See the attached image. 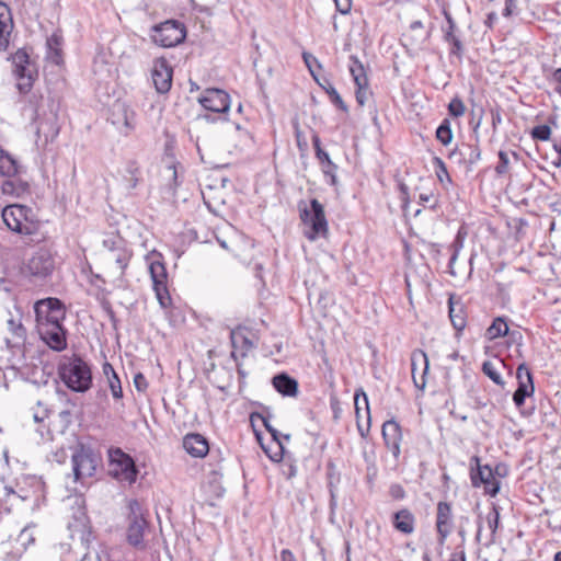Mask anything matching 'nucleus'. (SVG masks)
<instances>
[{
  "label": "nucleus",
  "mask_w": 561,
  "mask_h": 561,
  "mask_svg": "<svg viewBox=\"0 0 561 561\" xmlns=\"http://www.w3.org/2000/svg\"><path fill=\"white\" fill-rule=\"evenodd\" d=\"M1 217L8 230L19 234L26 244H39L46 240V232L41 230L42 222L32 207L10 204L2 208Z\"/></svg>",
  "instance_id": "nucleus-1"
},
{
  "label": "nucleus",
  "mask_w": 561,
  "mask_h": 561,
  "mask_svg": "<svg viewBox=\"0 0 561 561\" xmlns=\"http://www.w3.org/2000/svg\"><path fill=\"white\" fill-rule=\"evenodd\" d=\"M41 243L42 245L37 247L21 266L23 276L30 283L38 285L50 282L59 265L54 241L46 234V240Z\"/></svg>",
  "instance_id": "nucleus-2"
},
{
  "label": "nucleus",
  "mask_w": 561,
  "mask_h": 561,
  "mask_svg": "<svg viewBox=\"0 0 561 561\" xmlns=\"http://www.w3.org/2000/svg\"><path fill=\"white\" fill-rule=\"evenodd\" d=\"M57 374L62 383L72 392L85 393L92 388V367L78 353L64 355L57 365Z\"/></svg>",
  "instance_id": "nucleus-3"
},
{
  "label": "nucleus",
  "mask_w": 561,
  "mask_h": 561,
  "mask_svg": "<svg viewBox=\"0 0 561 561\" xmlns=\"http://www.w3.org/2000/svg\"><path fill=\"white\" fill-rule=\"evenodd\" d=\"M297 206L299 218L307 227L304 236L309 241H316L320 238L327 239L329 236V222L323 205L317 198H311L309 205L305 201H299Z\"/></svg>",
  "instance_id": "nucleus-4"
},
{
  "label": "nucleus",
  "mask_w": 561,
  "mask_h": 561,
  "mask_svg": "<svg viewBox=\"0 0 561 561\" xmlns=\"http://www.w3.org/2000/svg\"><path fill=\"white\" fill-rule=\"evenodd\" d=\"M12 65V75L16 79V89L21 94L32 91L35 81L38 79V65L26 47L19 48L8 58Z\"/></svg>",
  "instance_id": "nucleus-5"
},
{
  "label": "nucleus",
  "mask_w": 561,
  "mask_h": 561,
  "mask_svg": "<svg viewBox=\"0 0 561 561\" xmlns=\"http://www.w3.org/2000/svg\"><path fill=\"white\" fill-rule=\"evenodd\" d=\"M146 260L156 297L162 308H168L172 305V298L168 289V271L163 255L152 251L146 256Z\"/></svg>",
  "instance_id": "nucleus-6"
},
{
  "label": "nucleus",
  "mask_w": 561,
  "mask_h": 561,
  "mask_svg": "<svg viewBox=\"0 0 561 561\" xmlns=\"http://www.w3.org/2000/svg\"><path fill=\"white\" fill-rule=\"evenodd\" d=\"M186 26L183 22L170 19L150 27L149 36L152 43L163 48L182 44L186 38Z\"/></svg>",
  "instance_id": "nucleus-7"
},
{
  "label": "nucleus",
  "mask_w": 561,
  "mask_h": 561,
  "mask_svg": "<svg viewBox=\"0 0 561 561\" xmlns=\"http://www.w3.org/2000/svg\"><path fill=\"white\" fill-rule=\"evenodd\" d=\"M128 510L126 541L135 549L144 550L146 549L144 536L145 530L149 527V522L144 517L141 505L136 499L128 502Z\"/></svg>",
  "instance_id": "nucleus-8"
},
{
  "label": "nucleus",
  "mask_w": 561,
  "mask_h": 561,
  "mask_svg": "<svg viewBox=\"0 0 561 561\" xmlns=\"http://www.w3.org/2000/svg\"><path fill=\"white\" fill-rule=\"evenodd\" d=\"M36 327H47L64 323L66 319V305L57 297H47L34 304Z\"/></svg>",
  "instance_id": "nucleus-9"
},
{
  "label": "nucleus",
  "mask_w": 561,
  "mask_h": 561,
  "mask_svg": "<svg viewBox=\"0 0 561 561\" xmlns=\"http://www.w3.org/2000/svg\"><path fill=\"white\" fill-rule=\"evenodd\" d=\"M101 462V456L92 447L79 444L71 456L72 471L76 481L91 478Z\"/></svg>",
  "instance_id": "nucleus-10"
},
{
  "label": "nucleus",
  "mask_w": 561,
  "mask_h": 561,
  "mask_svg": "<svg viewBox=\"0 0 561 561\" xmlns=\"http://www.w3.org/2000/svg\"><path fill=\"white\" fill-rule=\"evenodd\" d=\"M480 121L473 127V134L478 133ZM481 148L479 146V137L476 135V142H462L456 146L448 153V159L456 163L466 175L473 171L474 165L481 160Z\"/></svg>",
  "instance_id": "nucleus-11"
},
{
  "label": "nucleus",
  "mask_w": 561,
  "mask_h": 561,
  "mask_svg": "<svg viewBox=\"0 0 561 561\" xmlns=\"http://www.w3.org/2000/svg\"><path fill=\"white\" fill-rule=\"evenodd\" d=\"M110 473L112 477L119 481L128 482L133 484L136 482L139 470L135 463L134 458L123 451L121 448H110Z\"/></svg>",
  "instance_id": "nucleus-12"
},
{
  "label": "nucleus",
  "mask_w": 561,
  "mask_h": 561,
  "mask_svg": "<svg viewBox=\"0 0 561 561\" xmlns=\"http://www.w3.org/2000/svg\"><path fill=\"white\" fill-rule=\"evenodd\" d=\"M443 15L446 20V25L442 26V33L443 41L448 46V59L450 64L455 60L460 64L466 51L465 43L461 38V31L448 10L443 9Z\"/></svg>",
  "instance_id": "nucleus-13"
},
{
  "label": "nucleus",
  "mask_w": 561,
  "mask_h": 561,
  "mask_svg": "<svg viewBox=\"0 0 561 561\" xmlns=\"http://www.w3.org/2000/svg\"><path fill=\"white\" fill-rule=\"evenodd\" d=\"M516 379L517 388L513 393V402L523 416H530L534 413V408L529 410L522 408L525 404L526 398L534 394L535 385L533 373L524 360L516 368Z\"/></svg>",
  "instance_id": "nucleus-14"
},
{
  "label": "nucleus",
  "mask_w": 561,
  "mask_h": 561,
  "mask_svg": "<svg viewBox=\"0 0 561 561\" xmlns=\"http://www.w3.org/2000/svg\"><path fill=\"white\" fill-rule=\"evenodd\" d=\"M253 404L257 405L263 410V412H251L250 413V422L252 426L254 427V421L261 420L263 423V426L265 430L271 434L273 442L275 443V450H272L271 448H266L262 445V448L264 449L266 456L274 462H280L284 460L285 457V447L283 442L280 440L282 433L278 432L275 427H273L270 423V419L272 417V414L270 412V409L265 407L264 404L260 402H254Z\"/></svg>",
  "instance_id": "nucleus-15"
},
{
  "label": "nucleus",
  "mask_w": 561,
  "mask_h": 561,
  "mask_svg": "<svg viewBox=\"0 0 561 561\" xmlns=\"http://www.w3.org/2000/svg\"><path fill=\"white\" fill-rule=\"evenodd\" d=\"M381 436L385 447L391 453L393 460H400L402 449L401 444L403 440V428L400 423L391 417L383 422L381 426Z\"/></svg>",
  "instance_id": "nucleus-16"
},
{
  "label": "nucleus",
  "mask_w": 561,
  "mask_h": 561,
  "mask_svg": "<svg viewBox=\"0 0 561 561\" xmlns=\"http://www.w3.org/2000/svg\"><path fill=\"white\" fill-rule=\"evenodd\" d=\"M354 407L357 431L363 438H366L371 426V415L368 397L362 387L354 391Z\"/></svg>",
  "instance_id": "nucleus-17"
},
{
  "label": "nucleus",
  "mask_w": 561,
  "mask_h": 561,
  "mask_svg": "<svg viewBox=\"0 0 561 561\" xmlns=\"http://www.w3.org/2000/svg\"><path fill=\"white\" fill-rule=\"evenodd\" d=\"M183 448L195 458H203L209 455V459L217 460L219 458V460H222L220 450L218 448L211 449L208 440L198 433L186 434L183 438Z\"/></svg>",
  "instance_id": "nucleus-18"
},
{
  "label": "nucleus",
  "mask_w": 561,
  "mask_h": 561,
  "mask_svg": "<svg viewBox=\"0 0 561 561\" xmlns=\"http://www.w3.org/2000/svg\"><path fill=\"white\" fill-rule=\"evenodd\" d=\"M230 95L222 89H206L198 102L208 112L227 115L230 108Z\"/></svg>",
  "instance_id": "nucleus-19"
},
{
  "label": "nucleus",
  "mask_w": 561,
  "mask_h": 561,
  "mask_svg": "<svg viewBox=\"0 0 561 561\" xmlns=\"http://www.w3.org/2000/svg\"><path fill=\"white\" fill-rule=\"evenodd\" d=\"M151 78L154 89L160 94H165L171 90L173 80V68L164 57H158L153 60Z\"/></svg>",
  "instance_id": "nucleus-20"
},
{
  "label": "nucleus",
  "mask_w": 561,
  "mask_h": 561,
  "mask_svg": "<svg viewBox=\"0 0 561 561\" xmlns=\"http://www.w3.org/2000/svg\"><path fill=\"white\" fill-rule=\"evenodd\" d=\"M350 72L356 85L355 99L357 104L363 106L367 101L368 94H371V91L369 90V81L366 76L364 65L355 55L350 56Z\"/></svg>",
  "instance_id": "nucleus-21"
},
{
  "label": "nucleus",
  "mask_w": 561,
  "mask_h": 561,
  "mask_svg": "<svg viewBox=\"0 0 561 561\" xmlns=\"http://www.w3.org/2000/svg\"><path fill=\"white\" fill-rule=\"evenodd\" d=\"M41 340L53 351L62 352L67 348L68 330L64 323L37 328Z\"/></svg>",
  "instance_id": "nucleus-22"
},
{
  "label": "nucleus",
  "mask_w": 561,
  "mask_h": 561,
  "mask_svg": "<svg viewBox=\"0 0 561 561\" xmlns=\"http://www.w3.org/2000/svg\"><path fill=\"white\" fill-rule=\"evenodd\" d=\"M435 527L437 541L443 546L451 534L454 527L453 507L449 502L439 501L437 503Z\"/></svg>",
  "instance_id": "nucleus-23"
},
{
  "label": "nucleus",
  "mask_w": 561,
  "mask_h": 561,
  "mask_svg": "<svg viewBox=\"0 0 561 561\" xmlns=\"http://www.w3.org/2000/svg\"><path fill=\"white\" fill-rule=\"evenodd\" d=\"M410 360L413 383L417 389L424 390L426 386V376L430 370L427 354L421 348H415L411 353Z\"/></svg>",
  "instance_id": "nucleus-24"
},
{
  "label": "nucleus",
  "mask_w": 561,
  "mask_h": 561,
  "mask_svg": "<svg viewBox=\"0 0 561 561\" xmlns=\"http://www.w3.org/2000/svg\"><path fill=\"white\" fill-rule=\"evenodd\" d=\"M312 145L314 148L316 158L318 159L324 178L327 179V183L331 186L337 185V165L331 160L329 153L322 149L321 139L318 134L312 135Z\"/></svg>",
  "instance_id": "nucleus-25"
},
{
  "label": "nucleus",
  "mask_w": 561,
  "mask_h": 561,
  "mask_svg": "<svg viewBox=\"0 0 561 561\" xmlns=\"http://www.w3.org/2000/svg\"><path fill=\"white\" fill-rule=\"evenodd\" d=\"M390 523L392 528L403 535L410 536L416 529V516L408 507H401L390 515Z\"/></svg>",
  "instance_id": "nucleus-26"
},
{
  "label": "nucleus",
  "mask_w": 561,
  "mask_h": 561,
  "mask_svg": "<svg viewBox=\"0 0 561 561\" xmlns=\"http://www.w3.org/2000/svg\"><path fill=\"white\" fill-rule=\"evenodd\" d=\"M448 314L453 328L456 330V335L458 336L467 325V313L463 304L460 299L455 300L454 294L448 298Z\"/></svg>",
  "instance_id": "nucleus-27"
},
{
  "label": "nucleus",
  "mask_w": 561,
  "mask_h": 561,
  "mask_svg": "<svg viewBox=\"0 0 561 561\" xmlns=\"http://www.w3.org/2000/svg\"><path fill=\"white\" fill-rule=\"evenodd\" d=\"M216 463L213 465V463H208V467L210 468L208 473H207V482H206V485H207V490L208 492L211 494L213 497L215 499H221L225 494V488L221 483V479H222V467L220 466V462L222 460H219V458L217 460H215Z\"/></svg>",
  "instance_id": "nucleus-28"
},
{
  "label": "nucleus",
  "mask_w": 561,
  "mask_h": 561,
  "mask_svg": "<svg viewBox=\"0 0 561 561\" xmlns=\"http://www.w3.org/2000/svg\"><path fill=\"white\" fill-rule=\"evenodd\" d=\"M13 26L11 8L5 2L0 1V51L8 49Z\"/></svg>",
  "instance_id": "nucleus-29"
},
{
  "label": "nucleus",
  "mask_w": 561,
  "mask_h": 561,
  "mask_svg": "<svg viewBox=\"0 0 561 561\" xmlns=\"http://www.w3.org/2000/svg\"><path fill=\"white\" fill-rule=\"evenodd\" d=\"M272 385L283 397L295 398L299 392L298 381L285 371L275 375L272 378Z\"/></svg>",
  "instance_id": "nucleus-30"
},
{
  "label": "nucleus",
  "mask_w": 561,
  "mask_h": 561,
  "mask_svg": "<svg viewBox=\"0 0 561 561\" xmlns=\"http://www.w3.org/2000/svg\"><path fill=\"white\" fill-rule=\"evenodd\" d=\"M174 138H171L164 144V161L168 162V170L171 171V178L169 183V188L175 193L176 188L180 186L181 181H179L178 165L179 162L175 161L174 154Z\"/></svg>",
  "instance_id": "nucleus-31"
},
{
  "label": "nucleus",
  "mask_w": 561,
  "mask_h": 561,
  "mask_svg": "<svg viewBox=\"0 0 561 561\" xmlns=\"http://www.w3.org/2000/svg\"><path fill=\"white\" fill-rule=\"evenodd\" d=\"M480 457L472 456L469 460L470 466V481L473 488H480L485 482L493 469L489 465H481Z\"/></svg>",
  "instance_id": "nucleus-32"
},
{
  "label": "nucleus",
  "mask_w": 561,
  "mask_h": 561,
  "mask_svg": "<svg viewBox=\"0 0 561 561\" xmlns=\"http://www.w3.org/2000/svg\"><path fill=\"white\" fill-rule=\"evenodd\" d=\"M1 191L4 195L22 197L30 194V184L27 181L22 180L18 175L5 178L1 182Z\"/></svg>",
  "instance_id": "nucleus-33"
},
{
  "label": "nucleus",
  "mask_w": 561,
  "mask_h": 561,
  "mask_svg": "<svg viewBox=\"0 0 561 561\" xmlns=\"http://www.w3.org/2000/svg\"><path fill=\"white\" fill-rule=\"evenodd\" d=\"M62 44L64 37L59 32H54L49 37H47L46 58L56 66H60L64 62Z\"/></svg>",
  "instance_id": "nucleus-34"
},
{
  "label": "nucleus",
  "mask_w": 561,
  "mask_h": 561,
  "mask_svg": "<svg viewBox=\"0 0 561 561\" xmlns=\"http://www.w3.org/2000/svg\"><path fill=\"white\" fill-rule=\"evenodd\" d=\"M467 234H468L467 229L463 226H461L458 229L453 242L447 247V251L450 254L449 261L447 264V273H449L451 276H456L454 265L458 259L459 252L463 248V243H465V239H466Z\"/></svg>",
  "instance_id": "nucleus-35"
},
{
  "label": "nucleus",
  "mask_w": 561,
  "mask_h": 561,
  "mask_svg": "<svg viewBox=\"0 0 561 561\" xmlns=\"http://www.w3.org/2000/svg\"><path fill=\"white\" fill-rule=\"evenodd\" d=\"M230 342L232 348L240 352L241 359L247 357L248 353L254 348L253 341L243 333V328L238 327L230 332Z\"/></svg>",
  "instance_id": "nucleus-36"
},
{
  "label": "nucleus",
  "mask_w": 561,
  "mask_h": 561,
  "mask_svg": "<svg viewBox=\"0 0 561 561\" xmlns=\"http://www.w3.org/2000/svg\"><path fill=\"white\" fill-rule=\"evenodd\" d=\"M8 330L10 331L12 337L7 339V345L9 347L19 346L23 344L26 340V329L22 324L21 320H15L14 318H10L8 320Z\"/></svg>",
  "instance_id": "nucleus-37"
},
{
  "label": "nucleus",
  "mask_w": 561,
  "mask_h": 561,
  "mask_svg": "<svg viewBox=\"0 0 561 561\" xmlns=\"http://www.w3.org/2000/svg\"><path fill=\"white\" fill-rule=\"evenodd\" d=\"M508 321L510 319L506 316L495 317L490 327L485 330V339L493 341L497 337L506 336L510 328Z\"/></svg>",
  "instance_id": "nucleus-38"
},
{
  "label": "nucleus",
  "mask_w": 561,
  "mask_h": 561,
  "mask_svg": "<svg viewBox=\"0 0 561 561\" xmlns=\"http://www.w3.org/2000/svg\"><path fill=\"white\" fill-rule=\"evenodd\" d=\"M510 157H512L515 162H518L519 158H520L519 154L514 150H511V151L500 150L497 152L499 161H497L496 165L494 167V172L497 178H504L507 174H510V171H511Z\"/></svg>",
  "instance_id": "nucleus-39"
},
{
  "label": "nucleus",
  "mask_w": 561,
  "mask_h": 561,
  "mask_svg": "<svg viewBox=\"0 0 561 561\" xmlns=\"http://www.w3.org/2000/svg\"><path fill=\"white\" fill-rule=\"evenodd\" d=\"M321 89L325 91L329 96L330 102L341 110L344 113L348 112L347 104L343 101L342 96L337 92V90L333 87L330 79L328 77H321L320 83H318Z\"/></svg>",
  "instance_id": "nucleus-40"
},
{
  "label": "nucleus",
  "mask_w": 561,
  "mask_h": 561,
  "mask_svg": "<svg viewBox=\"0 0 561 561\" xmlns=\"http://www.w3.org/2000/svg\"><path fill=\"white\" fill-rule=\"evenodd\" d=\"M20 165L18 162L7 152L0 150V175L5 178H12V175H19Z\"/></svg>",
  "instance_id": "nucleus-41"
},
{
  "label": "nucleus",
  "mask_w": 561,
  "mask_h": 561,
  "mask_svg": "<svg viewBox=\"0 0 561 561\" xmlns=\"http://www.w3.org/2000/svg\"><path fill=\"white\" fill-rule=\"evenodd\" d=\"M432 163L435 170L436 178L442 184L443 188L448 190L449 185H453V179L447 170L446 163L439 157H434Z\"/></svg>",
  "instance_id": "nucleus-42"
},
{
  "label": "nucleus",
  "mask_w": 561,
  "mask_h": 561,
  "mask_svg": "<svg viewBox=\"0 0 561 561\" xmlns=\"http://www.w3.org/2000/svg\"><path fill=\"white\" fill-rule=\"evenodd\" d=\"M36 134L44 135L45 141H53L59 134V127L54 118L41 119L37 124Z\"/></svg>",
  "instance_id": "nucleus-43"
},
{
  "label": "nucleus",
  "mask_w": 561,
  "mask_h": 561,
  "mask_svg": "<svg viewBox=\"0 0 561 561\" xmlns=\"http://www.w3.org/2000/svg\"><path fill=\"white\" fill-rule=\"evenodd\" d=\"M435 138L445 147L451 144L454 134L451 130V123L449 118L445 117L440 122V124L436 128Z\"/></svg>",
  "instance_id": "nucleus-44"
},
{
  "label": "nucleus",
  "mask_w": 561,
  "mask_h": 561,
  "mask_svg": "<svg viewBox=\"0 0 561 561\" xmlns=\"http://www.w3.org/2000/svg\"><path fill=\"white\" fill-rule=\"evenodd\" d=\"M126 181L128 182V188L134 190L137 187L141 180V170L136 160H129L126 163Z\"/></svg>",
  "instance_id": "nucleus-45"
},
{
  "label": "nucleus",
  "mask_w": 561,
  "mask_h": 561,
  "mask_svg": "<svg viewBox=\"0 0 561 561\" xmlns=\"http://www.w3.org/2000/svg\"><path fill=\"white\" fill-rule=\"evenodd\" d=\"M325 469L328 491H332V489H337V485L341 482V472L339 471L333 459L328 460Z\"/></svg>",
  "instance_id": "nucleus-46"
},
{
  "label": "nucleus",
  "mask_w": 561,
  "mask_h": 561,
  "mask_svg": "<svg viewBox=\"0 0 561 561\" xmlns=\"http://www.w3.org/2000/svg\"><path fill=\"white\" fill-rule=\"evenodd\" d=\"M500 507L493 504L491 512L486 515L488 527L491 531L490 541L485 545L486 547L495 541V534L500 526Z\"/></svg>",
  "instance_id": "nucleus-47"
},
{
  "label": "nucleus",
  "mask_w": 561,
  "mask_h": 561,
  "mask_svg": "<svg viewBox=\"0 0 561 561\" xmlns=\"http://www.w3.org/2000/svg\"><path fill=\"white\" fill-rule=\"evenodd\" d=\"M481 370L485 376H488L495 385L500 387H504L505 381L503 380L501 374L497 371L495 365L491 360H485L482 364Z\"/></svg>",
  "instance_id": "nucleus-48"
},
{
  "label": "nucleus",
  "mask_w": 561,
  "mask_h": 561,
  "mask_svg": "<svg viewBox=\"0 0 561 561\" xmlns=\"http://www.w3.org/2000/svg\"><path fill=\"white\" fill-rule=\"evenodd\" d=\"M113 257L115 260V263L117 266L122 270V274H124V271L127 268L129 261L131 259V251H129L125 244L119 248V250L112 252Z\"/></svg>",
  "instance_id": "nucleus-49"
},
{
  "label": "nucleus",
  "mask_w": 561,
  "mask_h": 561,
  "mask_svg": "<svg viewBox=\"0 0 561 561\" xmlns=\"http://www.w3.org/2000/svg\"><path fill=\"white\" fill-rule=\"evenodd\" d=\"M529 135L535 141H548L551 138V127L549 124H541L533 127Z\"/></svg>",
  "instance_id": "nucleus-50"
},
{
  "label": "nucleus",
  "mask_w": 561,
  "mask_h": 561,
  "mask_svg": "<svg viewBox=\"0 0 561 561\" xmlns=\"http://www.w3.org/2000/svg\"><path fill=\"white\" fill-rule=\"evenodd\" d=\"M302 59H304V62H305L306 67L309 70L311 77L313 78V80L317 83H320L321 77L318 76V73L313 69V67L316 66L319 70H321L322 69V65L319 62V60L311 53H308V51H304L302 53Z\"/></svg>",
  "instance_id": "nucleus-51"
},
{
  "label": "nucleus",
  "mask_w": 561,
  "mask_h": 561,
  "mask_svg": "<svg viewBox=\"0 0 561 561\" xmlns=\"http://www.w3.org/2000/svg\"><path fill=\"white\" fill-rule=\"evenodd\" d=\"M447 111H448L449 116L455 117V118H458L465 114L466 106H465L463 101L460 99V96L455 95L450 100V102L447 106Z\"/></svg>",
  "instance_id": "nucleus-52"
},
{
  "label": "nucleus",
  "mask_w": 561,
  "mask_h": 561,
  "mask_svg": "<svg viewBox=\"0 0 561 561\" xmlns=\"http://www.w3.org/2000/svg\"><path fill=\"white\" fill-rule=\"evenodd\" d=\"M419 204L427 207L432 211H436L440 207L438 196H435L432 192L421 193L419 195Z\"/></svg>",
  "instance_id": "nucleus-53"
},
{
  "label": "nucleus",
  "mask_w": 561,
  "mask_h": 561,
  "mask_svg": "<svg viewBox=\"0 0 561 561\" xmlns=\"http://www.w3.org/2000/svg\"><path fill=\"white\" fill-rule=\"evenodd\" d=\"M422 245L425 248V250L427 251V253L430 254V256L436 261L437 263L440 262V259L443 257L444 253H443V244L440 243H436V242H431V241H425V240H422L421 241Z\"/></svg>",
  "instance_id": "nucleus-54"
},
{
  "label": "nucleus",
  "mask_w": 561,
  "mask_h": 561,
  "mask_svg": "<svg viewBox=\"0 0 561 561\" xmlns=\"http://www.w3.org/2000/svg\"><path fill=\"white\" fill-rule=\"evenodd\" d=\"M469 398L472 402V407L476 410H482L486 408L489 404L493 405L491 400L486 396H481L478 391L471 390L469 392Z\"/></svg>",
  "instance_id": "nucleus-55"
},
{
  "label": "nucleus",
  "mask_w": 561,
  "mask_h": 561,
  "mask_svg": "<svg viewBox=\"0 0 561 561\" xmlns=\"http://www.w3.org/2000/svg\"><path fill=\"white\" fill-rule=\"evenodd\" d=\"M484 488V493L490 495L491 497H494L499 494L501 484L500 481L495 479L494 472L491 473V477L482 483Z\"/></svg>",
  "instance_id": "nucleus-56"
},
{
  "label": "nucleus",
  "mask_w": 561,
  "mask_h": 561,
  "mask_svg": "<svg viewBox=\"0 0 561 561\" xmlns=\"http://www.w3.org/2000/svg\"><path fill=\"white\" fill-rule=\"evenodd\" d=\"M125 244V240L118 234H111L103 240V247L110 252L119 250Z\"/></svg>",
  "instance_id": "nucleus-57"
},
{
  "label": "nucleus",
  "mask_w": 561,
  "mask_h": 561,
  "mask_svg": "<svg viewBox=\"0 0 561 561\" xmlns=\"http://www.w3.org/2000/svg\"><path fill=\"white\" fill-rule=\"evenodd\" d=\"M330 409H331V412H332V419L334 422H339L340 419H341V415H342V405H341V401L339 399V397L332 392L330 394Z\"/></svg>",
  "instance_id": "nucleus-58"
},
{
  "label": "nucleus",
  "mask_w": 561,
  "mask_h": 561,
  "mask_svg": "<svg viewBox=\"0 0 561 561\" xmlns=\"http://www.w3.org/2000/svg\"><path fill=\"white\" fill-rule=\"evenodd\" d=\"M107 381H108V387L111 389L113 398L122 399L123 398V388H122V382H121L118 375H112V377L108 378Z\"/></svg>",
  "instance_id": "nucleus-59"
},
{
  "label": "nucleus",
  "mask_w": 561,
  "mask_h": 561,
  "mask_svg": "<svg viewBox=\"0 0 561 561\" xmlns=\"http://www.w3.org/2000/svg\"><path fill=\"white\" fill-rule=\"evenodd\" d=\"M506 345L507 347L515 345L516 347H523L524 346V336L520 331L513 330L511 331L508 329V333L506 334Z\"/></svg>",
  "instance_id": "nucleus-60"
},
{
  "label": "nucleus",
  "mask_w": 561,
  "mask_h": 561,
  "mask_svg": "<svg viewBox=\"0 0 561 561\" xmlns=\"http://www.w3.org/2000/svg\"><path fill=\"white\" fill-rule=\"evenodd\" d=\"M389 495L396 501H402L407 497V492L400 483H392L389 486Z\"/></svg>",
  "instance_id": "nucleus-61"
},
{
  "label": "nucleus",
  "mask_w": 561,
  "mask_h": 561,
  "mask_svg": "<svg viewBox=\"0 0 561 561\" xmlns=\"http://www.w3.org/2000/svg\"><path fill=\"white\" fill-rule=\"evenodd\" d=\"M134 385L139 392L146 391L149 386L147 378L141 373L135 375Z\"/></svg>",
  "instance_id": "nucleus-62"
},
{
  "label": "nucleus",
  "mask_w": 561,
  "mask_h": 561,
  "mask_svg": "<svg viewBox=\"0 0 561 561\" xmlns=\"http://www.w3.org/2000/svg\"><path fill=\"white\" fill-rule=\"evenodd\" d=\"M549 81L554 84L553 91L561 96V67L552 72Z\"/></svg>",
  "instance_id": "nucleus-63"
},
{
  "label": "nucleus",
  "mask_w": 561,
  "mask_h": 561,
  "mask_svg": "<svg viewBox=\"0 0 561 561\" xmlns=\"http://www.w3.org/2000/svg\"><path fill=\"white\" fill-rule=\"evenodd\" d=\"M335 3V9L341 14L345 15L351 12L352 9V0H333Z\"/></svg>",
  "instance_id": "nucleus-64"
}]
</instances>
